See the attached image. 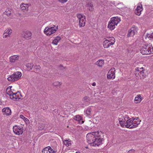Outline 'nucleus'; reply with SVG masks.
I'll return each mask as SVG.
<instances>
[{"mask_svg": "<svg viewBox=\"0 0 153 153\" xmlns=\"http://www.w3.org/2000/svg\"><path fill=\"white\" fill-rule=\"evenodd\" d=\"M98 132L88 133L86 136L87 142L91 146H98L101 144L102 138L99 137Z\"/></svg>", "mask_w": 153, "mask_h": 153, "instance_id": "f257e3e1", "label": "nucleus"}, {"mask_svg": "<svg viewBox=\"0 0 153 153\" xmlns=\"http://www.w3.org/2000/svg\"><path fill=\"white\" fill-rule=\"evenodd\" d=\"M140 53L143 55L150 54L153 53V47L151 45H144L140 50Z\"/></svg>", "mask_w": 153, "mask_h": 153, "instance_id": "f03ea898", "label": "nucleus"}, {"mask_svg": "<svg viewBox=\"0 0 153 153\" xmlns=\"http://www.w3.org/2000/svg\"><path fill=\"white\" fill-rule=\"evenodd\" d=\"M120 21V19L118 17L111 18L108 22V28L111 30H113L115 28V26H117Z\"/></svg>", "mask_w": 153, "mask_h": 153, "instance_id": "7ed1b4c3", "label": "nucleus"}, {"mask_svg": "<svg viewBox=\"0 0 153 153\" xmlns=\"http://www.w3.org/2000/svg\"><path fill=\"white\" fill-rule=\"evenodd\" d=\"M22 76V73L18 71L14 73L13 74L8 77L7 79L9 81L13 82L20 79Z\"/></svg>", "mask_w": 153, "mask_h": 153, "instance_id": "20e7f679", "label": "nucleus"}, {"mask_svg": "<svg viewBox=\"0 0 153 153\" xmlns=\"http://www.w3.org/2000/svg\"><path fill=\"white\" fill-rule=\"evenodd\" d=\"M58 29L57 27L50 26L46 27L44 30V33L47 36H49L55 33Z\"/></svg>", "mask_w": 153, "mask_h": 153, "instance_id": "39448f33", "label": "nucleus"}, {"mask_svg": "<svg viewBox=\"0 0 153 153\" xmlns=\"http://www.w3.org/2000/svg\"><path fill=\"white\" fill-rule=\"evenodd\" d=\"M23 128L18 126H15L13 127L14 133L17 135L22 134L23 133Z\"/></svg>", "mask_w": 153, "mask_h": 153, "instance_id": "423d86ee", "label": "nucleus"}, {"mask_svg": "<svg viewBox=\"0 0 153 153\" xmlns=\"http://www.w3.org/2000/svg\"><path fill=\"white\" fill-rule=\"evenodd\" d=\"M128 119H129V117L126 115H125L122 118L119 119V121L120 126L123 127H125L126 122Z\"/></svg>", "mask_w": 153, "mask_h": 153, "instance_id": "0eeeda50", "label": "nucleus"}, {"mask_svg": "<svg viewBox=\"0 0 153 153\" xmlns=\"http://www.w3.org/2000/svg\"><path fill=\"white\" fill-rule=\"evenodd\" d=\"M115 70L114 68H111L107 74V78L108 79H114L115 78Z\"/></svg>", "mask_w": 153, "mask_h": 153, "instance_id": "6e6552de", "label": "nucleus"}, {"mask_svg": "<svg viewBox=\"0 0 153 153\" xmlns=\"http://www.w3.org/2000/svg\"><path fill=\"white\" fill-rule=\"evenodd\" d=\"M135 73L136 76H137L136 75L137 74H138L140 75V76H142L143 78H144L146 76V74H144V70H143V67L136 68L135 69Z\"/></svg>", "mask_w": 153, "mask_h": 153, "instance_id": "1a4fd4ad", "label": "nucleus"}, {"mask_svg": "<svg viewBox=\"0 0 153 153\" xmlns=\"http://www.w3.org/2000/svg\"><path fill=\"white\" fill-rule=\"evenodd\" d=\"M143 10L142 4L141 3H139L135 10V13L136 15L140 16L141 14V12Z\"/></svg>", "mask_w": 153, "mask_h": 153, "instance_id": "9d476101", "label": "nucleus"}, {"mask_svg": "<svg viewBox=\"0 0 153 153\" xmlns=\"http://www.w3.org/2000/svg\"><path fill=\"white\" fill-rule=\"evenodd\" d=\"M141 121L140 120V119L138 117H135V118H133V120L132 125L131 127H130V128H135L138 126V125L140 123V122Z\"/></svg>", "mask_w": 153, "mask_h": 153, "instance_id": "9b49d317", "label": "nucleus"}, {"mask_svg": "<svg viewBox=\"0 0 153 153\" xmlns=\"http://www.w3.org/2000/svg\"><path fill=\"white\" fill-rule=\"evenodd\" d=\"M137 31L136 27L134 26L131 27L130 29L128 30V33L127 34V36L131 37L134 36L135 34V32Z\"/></svg>", "mask_w": 153, "mask_h": 153, "instance_id": "f8f14e48", "label": "nucleus"}, {"mask_svg": "<svg viewBox=\"0 0 153 153\" xmlns=\"http://www.w3.org/2000/svg\"><path fill=\"white\" fill-rule=\"evenodd\" d=\"M32 33L31 32L27 31L23 33L22 34V37L25 39H29L31 38Z\"/></svg>", "mask_w": 153, "mask_h": 153, "instance_id": "ddd939ff", "label": "nucleus"}, {"mask_svg": "<svg viewBox=\"0 0 153 153\" xmlns=\"http://www.w3.org/2000/svg\"><path fill=\"white\" fill-rule=\"evenodd\" d=\"M42 153H56V152L54 151L51 147L48 146L44 148L42 151Z\"/></svg>", "mask_w": 153, "mask_h": 153, "instance_id": "4468645a", "label": "nucleus"}, {"mask_svg": "<svg viewBox=\"0 0 153 153\" xmlns=\"http://www.w3.org/2000/svg\"><path fill=\"white\" fill-rule=\"evenodd\" d=\"M77 17L79 21V25L80 27H83L84 26V24H81V20L85 18V16L82 14H78L77 15Z\"/></svg>", "mask_w": 153, "mask_h": 153, "instance_id": "2eb2a0df", "label": "nucleus"}, {"mask_svg": "<svg viewBox=\"0 0 153 153\" xmlns=\"http://www.w3.org/2000/svg\"><path fill=\"white\" fill-rule=\"evenodd\" d=\"M2 111L3 113V115H6V116L10 115L11 114L10 109L8 107L3 108Z\"/></svg>", "mask_w": 153, "mask_h": 153, "instance_id": "dca6fc26", "label": "nucleus"}, {"mask_svg": "<svg viewBox=\"0 0 153 153\" xmlns=\"http://www.w3.org/2000/svg\"><path fill=\"white\" fill-rule=\"evenodd\" d=\"M133 120V117L131 118L128 119L127 121L126 122V124L125 127L127 128H130V127H131L132 125Z\"/></svg>", "mask_w": 153, "mask_h": 153, "instance_id": "f3484780", "label": "nucleus"}, {"mask_svg": "<svg viewBox=\"0 0 153 153\" xmlns=\"http://www.w3.org/2000/svg\"><path fill=\"white\" fill-rule=\"evenodd\" d=\"M105 40L103 42V46L105 48H108L110 46L112 45V43H110V42L108 41V39H107L105 38L104 39Z\"/></svg>", "mask_w": 153, "mask_h": 153, "instance_id": "a211bd4d", "label": "nucleus"}, {"mask_svg": "<svg viewBox=\"0 0 153 153\" xmlns=\"http://www.w3.org/2000/svg\"><path fill=\"white\" fill-rule=\"evenodd\" d=\"M30 5V4H25L22 3L20 5L21 9L24 11L28 10V7Z\"/></svg>", "mask_w": 153, "mask_h": 153, "instance_id": "6ab92c4d", "label": "nucleus"}, {"mask_svg": "<svg viewBox=\"0 0 153 153\" xmlns=\"http://www.w3.org/2000/svg\"><path fill=\"white\" fill-rule=\"evenodd\" d=\"M12 32V30L10 29H6L3 34V37L6 38L8 36H9L11 33Z\"/></svg>", "mask_w": 153, "mask_h": 153, "instance_id": "aec40b11", "label": "nucleus"}, {"mask_svg": "<svg viewBox=\"0 0 153 153\" xmlns=\"http://www.w3.org/2000/svg\"><path fill=\"white\" fill-rule=\"evenodd\" d=\"M74 119L76 120L79 121L80 124H82L84 123V122L82 121V117L79 115H76L74 116Z\"/></svg>", "mask_w": 153, "mask_h": 153, "instance_id": "412c9836", "label": "nucleus"}, {"mask_svg": "<svg viewBox=\"0 0 153 153\" xmlns=\"http://www.w3.org/2000/svg\"><path fill=\"white\" fill-rule=\"evenodd\" d=\"M61 39V38L60 37L57 36L54 38L52 43L54 45H57Z\"/></svg>", "mask_w": 153, "mask_h": 153, "instance_id": "4be33fe9", "label": "nucleus"}, {"mask_svg": "<svg viewBox=\"0 0 153 153\" xmlns=\"http://www.w3.org/2000/svg\"><path fill=\"white\" fill-rule=\"evenodd\" d=\"M12 87V86L8 87L7 88L6 91L7 94L9 95L10 97H11V96H12L13 94V93L11 91V88Z\"/></svg>", "mask_w": 153, "mask_h": 153, "instance_id": "5701e85b", "label": "nucleus"}, {"mask_svg": "<svg viewBox=\"0 0 153 153\" xmlns=\"http://www.w3.org/2000/svg\"><path fill=\"white\" fill-rule=\"evenodd\" d=\"M18 56L17 55H13L10 56V62H14L18 59Z\"/></svg>", "mask_w": 153, "mask_h": 153, "instance_id": "b1692460", "label": "nucleus"}, {"mask_svg": "<svg viewBox=\"0 0 153 153\" xmlns=\"http://www.w3.org/2000/svg\"><path fill=\"white\" fill-rule=\"evenodd\" d=\"M104 61L102 59H100L96 62V65L100 67H102L104 65Z\"/></svg>", "mask_w": 153, "mask_h": 153, "instance_id": "393cba45", "label": "nucleus"}, {"mask_svg": "<svg viewBox=\"0 0 153 153\" xmlns=\"http://www.w3.org/2000/svg\"><path fill=\"white\" fill-rule=\"evenodd\" d=\"M71 140L69 139L68 140H65L63 141L64 144L66 146H68L71 144Z\"/></svg>", "mask_w": 153, "mask_h": 153, "instance_id": "a878e982", "label": "nucleus"}, {"mask_svg": "<svg viewBox=\"0 0 153 153\" xmlns=\"http://www.w3.org/2000/svg\"><path fill=\"white\" fill-rule=\"evenodd\" d=\"M141 97L140 95H137L135 98L134 100L136 103L140 102L141 101Z\"/></svg>", "mask_w": 153, "mask_h": 153, "instance_id": "bb28decb", "label": "nucleus"}, {"mask_svg": "<svg viewBox=\"0 0 153 153\" xmlns=\"http://www.w3.org/2000/svg\"><path fill=\"white\" fill-rule=\"evenodd\" d=\"M107 38H108V41L109 42H110L111 43H112V45H113L115 43V39L114 38L112 37H107Z\"/></svg>", "mask_w": 153, "mask_h": 153, "instance_id": "cd10ccee", "label": "nucleus"}, {"mask_svg": "<svg viewBox=\"0 0 153 153\" xmlns=\"http://www.w3.org/2000/svg\"><path fill=\"white\" fill-rule=\"evenodd\" d=\"M87 7L89 11H92L94 9L93 7V5L91 3L88 4H87Z\"/></svg>", "mask_w": 153, "mask_h": 153, "instance_id": "c85d7f7f", "label": "nucleus"}, {"mask_svg": "<svg viewBox=\"0 0 153 153\" xmlns=\"http://www.w3.org/2000/svg\"><path fill=\"white\" fill-rule=\"evenodd\" d=\"M16 93H13V94L12 96H11V97H10V98L11 99H19V96H18L17 95H16Z\"/></svg>", "mask_w": 153, "mask_h": 153, "instance_id": "c756f323", "label": "nucleus"}, {"mask_svg": "<svg viewBox=\"0 0 153 153\" xmlns=\"http://www.w3.org/2000/svg\"><path fill=\"white\" fill-rule=\"evenodd\" d=\"M26 66L30 70H32L33 67V65L32 63H28L26 65Z\"/></svg>", "mask_w": 153, "mask_h": 153, "instance_id": "7c9ffc66", "label": "nucleus"}, {"mask_svg": "<svg viewBox=\"0 0 153 153\" xmlns=\"http://www.w3.org/2000/svg\"><path fill=\"white\" fill-rule=\"evenodd\" d=\"M91 109L90 108H88L86 110V111H85L86 114L87 115H90L91 114Z\"/></svg>", "mask_w": 153, "mask_h": 153, "instance_id": "2f4dec72", "label": "nucleus"}, {"mask_svg": "<svg viewBox=\"0 0 153 153\" xmlns=\"http://www.w3.org/2000/svg\"><path fill=\"white\" fill-rule=\"evenodd\" d=\"M147 36L151 40H153V32L147 34Z\"/></svg>", "mask_w": 153, "mask_h": 153, "instance_id": "473e14b6", "label": "nucleus"}, {"mask_svg": "<svg viewBox=\"0 0 153 153\" xmlns=\"http://www.w3.org/2000/svg\"><path fill=\"white\" fill-rule=\"evenodd\" d=\"M4 14L7 15V16H9L11 14V12L10 10H7L4 13Z\"/></svg>", "mask_w": 153, "mask_h": 153, "instance_id": "72a5a7b5", "label": "nucleus"}, {"mask_svg": "<svg viewBox=\"0 0 153 153\" xmlns=\"http://www.w3.org/2000/svg\"><path fill=\"white\" fill-rule=\"evenodd\" d=\"M62 83L61 82H56L53 83V85L54 86H57L61 85Z\"/></svg>", "mask_w": 153, "mask_h": 153, "instance_id": "f704fd0d", "label": "nucleus"}, {"mask_svg": "<svg viewBox=\"0 0 153 153\" xmlns=\"http://www.w3.org/2000/svg\"><path fill=\"white\" fill-rule=\"evenodd\" d=\"M34 68H35L36 71H37L38 70H39L41 68V67L39 65H36L34 66Z\"/></svg>", "mask_w": 153, "mask_h": 153, "instance_id": "c9c22d12", "label": "nucleus"}, {"mask_svg": "<svg viewBox=\"0 0 153 153\" xmlns=\"http://www.w3.org/2000/svg\"><path fill=\"white\" fill-rule=\"evenodd\" d=\"M20 118L23 119L25 121H27V120H28L27 119L26 117H25L23 115H21L20 116Z\"/></svg>", "mask_w": 153, "mask_h": 153, "instance_id": "e433bc0d", "label": "nucleus"}, {"mask_svg": "<svg viewBox=\"0 0 153 153\" xmlns=\"http://www.w3.org/2000/svg\"><path fill=\"white\" fill-rule=\"evenodd\" d=\"M81 24H82H82H83H83H84V26L85 25V21H86V20H85V18H84V19H81Z\"/></svg>", "mask_w": 153, "mask_h": 153, "instance_id": "4c0bfd02", "label": "nucleus"}, {"mask_svg": "<svg viewBox=\"0 0 153 153\" xmlns=\"http://www.w3.org/2000/svg\"><path fill=\"white\" fill-rule=\"evenodd\" d=\"M89 97L87 96L85 97L83 99V100L85 102H87V100H89L88 99Z\"/></svg>", "mask_w": 153, "mask_h": 153, "instance_id": "58836bf2", "label": "nucleus"}, {"mask_svg": "<svg viewBox=\"0 0 153 153\" xmlns=\"http://www.w3.org/2000/svg\"><path fill=\"white\" fill-rule=\"evenodd\" d=\"M61 3H64L66 2L68 0H58Z\"/></svg>", "mask_w": 153, "mask_h": 153, "instance_id": "ea45409f", "label": "nucleus"}, {"mask_svg": "<svg viewBox=\"0 0 153 153\" xmlns=\"http://www.w3.org/2000/svg\"><path fill=\"white\" fill-rule=\"evenodd\" d=\"M96 85V82H94L92 84V85L93 86H95Z\"/></svg>", "mask_w": 153, "mask_h": 153, "instance_id": "a19ab883", "label": "nucleus"}, {"mask_svg": "<svg viewBox=\"0 0 153 153\" xmlns=\"http://www.w3.org/2000/svg\"><path fill=\"white\" fill-rule=\"evenodd\" d=\"M133 149H131L129 151H128L127 153H131V152L133 151Z\"/></svg>", "mask_w": 153, "mask_h": 153, "instance_id": "79ce46f5", "label": "nucleus"}, {"mask_svg": "<svg viewBox=\"0 0 153 153\" xmlns=\"http://www.w3.org/2000/svg\"><path fill=\"white\" fill-rule=\"evenodd\" d=\"M40 130H42V129H43V127H42V128H39Z\"/></svg>", "mask_w": 153, "mask_h": 153, "instance_id": "37998d69", "label": "nucleus"}, {"mask_svg": "<svg viewBox=\"0 0 153 153\" xmlns=\"http://www.w3.org/2000/svg\"><path fill=\"white\" fill-rule=\"evenodd\" d=\"M76 153H80L79 152V151H78V152H76Z\"/></svg>", "mask_w": 153, "mask_h": 153, "instance_id": "c03bdc74", "label": "nucleus"}, {"mask_svg": "<svg viewBox=\"0 0 153 153\" xmlns=\"http://www.w3.org/2000/svg\"><path fill=\"white\" fill-rule=\"evenodd\" d=\"M1 102L0 101V105H1Z\"/></svg>", "mask_w": 153, "mask_h": 153, "instance_id": "a18cd8bd", "label": "nucleus"}, {"mask_svg": "<svg viewBox=\"0 0 153 153\" xmlns=\"http://www.w3.org/2000/svg\"><path fill=\"white\" fill-rule=\"evenodd\" d=\"M101 135H102V132H101Z\"/></svg>", "mask_w": 153, "mask_h": 153, "instance_id": "49530a36", "label": "nucleus"}]
</instances>
